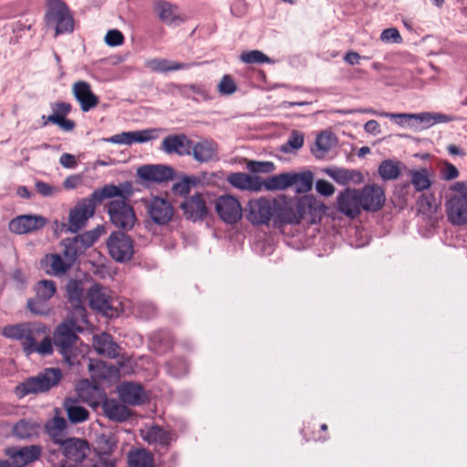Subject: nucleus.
<instances>
[{
	"mask_svg": "<svg viewBox=\"0 0 467 467\" xmlns=\"http://www.w3.org/2000/svg\"><path fill=\"white\" fill-rule=\"evenodd\" d=\"M274 206L275 227L299 224L307 214L311 216L310 223H315V217L320 213L322 208L312 199H295L284 194L274 199Z\"/></svg>",
	"mask_w": 467,
	"mask_h": 467,
	"instance_id": "1",
	"label": "nucleus"
},
{
	"mask_svg": "<svg viewBox=\"0 0 467 467\" xmlns=\"http://www.w3.org/2000/svg\"><path fill=\"white\" fill-rule=\"evenodd\" d=\"M79 323L87 324L88 319L77 318L74 315L57 326L54 332V344L59 348L64 360L69 365L74 366L78 361L73 356L72 347L78 339V332L82 331Z\"/></svg>",
	"mask_w": 467,
	"mask_h": 467,
	"instance_id": "2",
	"label": "nucleus"
},
{
	"mask_svg": "<svg viewBox=\"0 0 467 467\" xmlns=\"http://www.w3.org/2000/svg\"><path fill=\"white\" fill-rule=\"evenodd\" d=\"M62 378L59 368H45L35 377H30L15 388V394L22 399L29 394H38L49 390Z\"/></svg>",
	"mask_w": 467,
	"mask_h": 467,
	"instance_id": "3",
	"label": "nucleus"
},
{
	"mask_svg": "<svg viewBox=\"0 0 467 467\" xmlns=\"http://www.w3.org/2000/svg\"><path fill=\"white\" fill-rule=\"evenodd\" d=\"M45 21L47 27L55 29L56 36L71 33L74 30L73 16L62 0H47Z\"/></svg>",
	"mask_w": 467,
	"mask_h": 467,
	"instance_id": "4",
	"label": "nucleus"
},
{
	"mask_svg": "<svg viewBox=\"0 0 467 467\" xmlns=\"http://www.w3.org/2000/svg\"><path fill=\"white\" fill-rule=\"evenodd\" d=\"M88 298L89 306L104 316L113 317L119 315V301L111 296L106 287L92 285L88 292Z\"/></svg>",
	"mask_w": 467,
	"mask_h": 467,
	"instance_id": "5",
	"label": "nucleus"
},
{
	"mask_svg": "<svg viewBox=\"0 0 467 467\" xmlns=\"http://www.w3.org/2000/svg\"><path fill=\"white\" fill-rule=\"evenodd\" d=\"M274 199L260 197L250 200L246 207L247 220L253 225H269L274 222Z\"/></svg>",
	"mask_w": 467,
	"mask_h": 467,
	"instance_id": "6",
	"label": "nucleus"
},
{
	"mask_svg": "<svg viewBox=\"0 0 467 467\" xmlns=\"http://www.w3.org/2000/svg\"><path fill=\"white\" fill-rule=\"evenodd\" d=\"M144 207L150 220L158 225L168 224L174 216V208L171 202L160 196H152L142 200Z\"/></svg>",
	"mask_w": 467,
	"mask_h": 467,
	"instance_id": "7",
	"label": "nucleus"
},
{
	"mask_svg": "<svg viewBox=\"0 0 467 467\" xmlns=\"http://www.w3.org/2000/svg\"><path fill=\"white\" fill-rule=\"evenodd\" d=\"M110 222L118 228L129 231L136 222L133 208L125 200H113L108 204Z\"/></svg>",
	"mask_w": 467,
	"mask_h": 467,
	"instance_id": "8",
	"label": "nucleus"
},
{
	"mask_svg": "<svg viewBox=\"0 0 467 467\" xmlns=\"http://www.w3.org/2000/svg\"><path fill=\"white\" fill-rule=\"evenodd\" d=\"M107 248L110 256L117 262H127L132 258L133 242L122 232H113L107 241Z\"/></svg>",
	"mask_w": 467,
	"mask_h": 467,
	"instance_id": "9",
	"label": "nucleus"
},
{
	"mask_svg": "<svg viewBox=\"0 0 467 467\" xmlns=\"http://www.w3.org/2000/svg\"><path fill=\"white\" fill-rule=\"evenodd\" d=\"M62 254H47L42 260V265L48 275L61 276L74 265L77 257L67 246H62Z\"/></svg>",
	"mask_w": 467,
	"mask_h": 467,
	"instance_id": "10",
	"label": "nucleus"
},
{
	"mask_svg": "<svg viewBox=\"0 0 467 467\" xmlns=\"http://www.w3.org/2000/svg\"><path fill=\"white\" fill-rule=\"evenodd\" d=\"M96 203L88 197L82 199L69 212L68 215V231L77 233L85 227L87 221L95 213Z\"/></svg>",
	"mask_w": 467,
	"mask_h": 467,
	"instance_id": "11",
	"label": "nucleus"
},
{
	"mask_svg": "<svg viewBox=\"0 0 467 467\" xmlns=\"http://www.w3.org/2000/svg\"><path fill=\"white\" fill-rule=\"evenodd\" d=\"M215 210L219 217L226 223H235L243 214L239 201L232 195H222L215 202Z\"/></svg>",
	"mask_w": 467,
	"mask_h": 467,
	"instance_id": "12",
	"label": "nucleus"
},
{
	"mask_svg": "<svg viewBox=\"0 0 467 467\" xmlns=\"http://www.w3.org/2000/svg\"><path fill=\"white\" fill-rule=\"evenodd\" d=\"M445 211L452 225H467V194L451 196L445 202Z\"/></svg>",
	"mask_w": 467,
	"mask_h": 467,
	"instance_id": "13",
	"label": "nucleus"
},
{
	"mask_svg": "<svg viewBox=\"0 0 467 467\" xmlns=\"http://www.w3.org/2000/svg\"><path fill=\"white\" fill-rule=\"evenodd\" d=\"M159 136V130L146 129L133 131H124L115 134L109 138H104L106 142L119 144V145H132L133 143H145L150 140L157 139Z\"/></svg>",
	"mask_w": 467,
	"mask_h": 467,
	"instance_id": "14",
	"label": "nucleus"
},
{
	"mask_svg": "<svg viewBox=\"0 0 467 467\" xmlns=\"http://www.w3.org/2000/svg\"><path fill=\"white\" fill-rule=\"evenodd\" d=\"M103 233V227L98 226L91 231H87L81 234H78L73 238H65L61 241L62 246H67L71 250L78 258L88 247H90Z\"/></svg>",
	"mask_w": 467,
	"mask_h": 467,
	"instance_id": "15",
	"label": "nucleus"
},
{
	"mask_svg": "<svg viewBox=\"0 0 467 467\" xmlns=\"http://www.w3.org/2000/svg\"><path fill=\"white\" fill-rule=\"evenodd\" d=\"M42 451L39 445H30L22 448L11 447L5 450L6 455L9 457V466L6 467H24L26 464L36 461Z\"/></svg>",
	"mask_w": 467,
	"mask_h": 467,
	"instance_id": "16",
	"label": "nucleus"
},
{
	"mask_svg": "<svg viewBox=\"0 0 467 467\" xmlns=\"http://www.w3.org/2000/svg\"><path fill=\"white\" fill-rule=\"evenodd\" d=\"M2 333L5 337L20 340L23 350L25 351L27 341L32 340L33 337L37 334L45 335L47 333V329L46 327H36L30 324H18L5 327Z\"/></svg>",
	"mask_w": 467,
	"mask_h": 467,
	"instance_id": "17",
	"label": "nucleus"
},
{
	"mask_svg": "<svg viewBox=\"0 0 467 467\" xmlns=\"http://www.w3.org/2000/svg\"><path fill=\"white\" fill-rule=\"evenodd\" d=\"M72 94L83 112H88L99 105V97L92 91L90 84L85 80L76 81L72 85Z\"/></svg>",
	"mask_w": 467,
	"mask_h": 467,
	"instance_id": "18",
	"label": "nucleus"
},
{
	"mask_svg": "<svg viewBox=\"0 0 467 467\" xmlns=\"http://www.w3.org/2000/svg\"><path fill=\"white\" fill-rule=\"evenodd\" d=\"M141 439L154 447L168 449L174 440L172 431L165 430L158 425L147 426L140 430Z\"/></svg>",
	"mask_w": 467,
	"mask_h": 467,
	"instance_id": "19",
	"label": "nucleus"
},
{
	"mask_svg": "<svg viewBox=\"0 0 467 467\" xmlns=\"http://www.w3.org/2000/svg\"><path fill=\"white\" fill-rule=\"evenodd\" d=\"M362 209L368 212H377L385 203V192L380 186L367 185L359 191Z\"/></svg>",
	"mask_w": 467,
	"mask_h": 467,
	"instance_id": "20",
	"label": "nucleus"
},
{
	"mask_svg": "<svg viewBox=\"0 0 467 467\" xmlns=\"http://www.w3.org/2000/svg\"><path fill=\"white\" fill-rule=\"evenodd\" d=\"M57 291L54 281L43 279L35 285L36 299H29L27 306L35 314L44 315L45 311L41 309L40 302H47L53 297Z\"/></svg>",
	"mask_w": 467,
	"mask_h": 467,
	"instance_id": "21",
	"label": "nucleus"
},
{
	"mask_svg": "<svg viewBox=\"0 0 467 467\" xmlns=\"http://www.w3.org/2000/svg\"><path fill=\"white\" fill-rule=\"evenodd\" d=\"M68 302L72 306L70 315L77 318H87V310L83 306L84 288L82 283L77 280H70L66 286Z\"/></svg>",
	"mask_w": 467,
	"mask_h": 467,
	"instance_id": "22",
	"label": "nucleus"
},
{
	"mask_svg": "<svg viewBox=\"0 0 467 467\" xmlns=\"http://www.w3.org/2000/svg\"><path fill=\"white\" fill-rule=\"evenodd\" d=\"M47 223L45 217L41 215H20L12 219L9 229L12 233L25 234L43 228Z\"/></svg>",
	"mask_w": 467,
	"mask_h": 467,
	"instance_id": "23",
	"label": "nucleus"
},
{
	"mask_svg": "<svg viewBox=\"0 0 467 467\" xmlns=\"http://www.w3.org/2000/svg\"><path fill=\"white\" fill-rule=\"evenodd\" d=\"M63 455L71 462H81L89 452L87 441L79 438H67L60 444Z\"/></svg>",
	"mask_w": 467,
	"mask_h": 467,
	"instance_id": "24",
	"label": "nucleus"
},
{
	"mask_svg": "<svg viewBox=\"0 0 467 467\" xmlns=\"http://www.w3.org/2000/svg\"><path fill=\"white\" fill-rule=\"evenodd\" d=\"M132 193L131 184L129 182L121 183L119 185L106 184L102 188L95 190L89 198L94 203H100L106 199L114 197H120L121 200H125Z\"/></svg>",
	"mask_w": 467,
	"mask_h": 467,
	"instance_id": "25",
	"label": "nucleus"
},
{
	"mask_svg": "<svg viewBox=\"0 0 467 467\" xmlns=\"http://www.w3.org/2000/svg\"><path fill=\"white\" fill-rule=\"evenodd\" d=\"M338 210L349 218L357 217L362 209L358 190H346L337 197Z\"/></svg>",
	"mask_w": 467,
	"mask_h": 467,
	"instance_id": "26",
	"label": "nucleus"
},
{
	"mask_svg": "<svg viewBox=\"0 0 467 467\" xmlns=\"http://www.w3.org/2000/svg\"><path fill=\"white\" fill-rule=\"evenodd\" d=\"M137 175L141 180L161 183L171 180L174 171L166 165H143L138 168Z\"/></svg>",
	"mask_w": 467,
	"mask_h": 467,
	"instance_id": "27",
	"label": "nucleus"
},
{
	"mask_svg": "<svg viewBox=\"0 0 467 467\" xmlns=\"http://www.w3.org/2000/svg\"><path fill=\"white\" fill-rule=\"evenodd\" d=\"M181 209L185 217L193 222L204 219L208 213L205 199L201 193L187 198L182 202Z\"/></svg>",
	"mask_w": 467,
	"mask_h": 467,
	"instance_id": "28",
	"label": "nucleus"
},
{
	"mask_svg": "<svg viewBox=\"0 0 467 467\" xmlns=\"http://www.w3.org/2000/svg\"><path fill=\"white\" fill-rule=\"evenodd\" d=\"M191 155L196 161L201 163L217 160L218 145L213 140L208 139H201L197 142L192 141Z\"/></svg>",
	"mask_w": 467,
	"mask_h": 467,
	"instance_id": "29",
	"label": "nucleus"
},
{
	"mask_svg": "<svg viewBox=\"0 0 467 467\" xmlns=\"http://www.w3.org/2000/svg\"><path fill=\"white\" fill-rule=\"evenodd\" d=\"M192 148V140L182 133L167 136L161 143V150L166 153H176L180 156H190Z\"/></svg>",
	"mask_w": 467,
	"mask_h": 467,
	"instance_id": "30",
	"label": "nucleus"
},
{
	"mask_svg": "<svg viewBox=\"0 0 467 467\" xmlns=\"http://www.w3.org/2000/svg\"><path fill=\"white\" fill-rule=\"evenodd\" d=\"M52 114L49 120L52 124L57 125L64 131H71L74 130L76 123L74 120L66 117L70 113L72 107L67 102H56L51 104Z\"/></svg>",
	"mask_w": 467,
	"mask_h": 467,
	"instance_id": "31",
	"label": "nucleus"
},
{
	"mask_svg": "<svg viewBox=\"0 0 467 467\" xmlns=\"http://www.w3.org/2000/svg\"><path fill=\"white\" fill-rule=\"evenodd\" d=\"M78 398L88 404L90 407H97L101 401H104L105 392L98 386L82 381L77 388Z\"/></svg>",
	"mask_w": 467,
	"mask_h": 467,
	"instance_id": "32",
	"label": "nucleus"
},
{
	"mask_svg": "<svg viewBox=\"0 0 467 467\" xmlns=\"http://www.w3.org/2000/svg\"><path fill=\"white\" fill-rule=\"evenodd\" d=\"M92 343L96 352L99 355L109 358H115L119 356V347L108 333L95 335Z\"/></svg>",
	"mask_w": 467,
	"mask_h": 467,
	"instance_id": "33",
	"label": "nucleus"
},
{
	"mask_svg": "<svg viewBox=\"0 0 467 467\" xmlns=\"http://www.w3.org/2000/svg\"><path fill=\"white\" fill-rule=\"evenodd\" d=\"M227 180L232 186L240 190L259 192L263 189V183L259 177L244 172L231 173Z\"/></svg>",
	"mask_w": 467,
	"mask_h": 467,
	"instance_id": "34",
	"label": "nucleus"
},
{
	"mask_svg": "<svg viewBox=\"0 0 467 467\" xmlns=\"http://www.w3.org/2000/svg\"><path fill=\"white\" fill-rule=\"evenodd\" d=\"M337 145L335 135L328 130L320 132L317 138L311 152L317 159H324L326 155Z\"/></svg>",
	"mask_w": 467,
	"mask_h": 467,
	"instance_id": "35",
	"label": "nucleus"
},
{
	"mask_svg": "<svg viewBox=\"0 0 467 467\" xmlns=\"http://www.w3.org/2000/svg\"><path fill=\"white\" fill-rule=\"evenodd\" d=\"M120 400L130 405H140L143 402L144 391L140 385L126 382L118 389Z\"/></svg>",
	"mask_w": 467,
	"mask_h": 467,
	"instance_id": "36",
	"label": "nucleus"
},
{
	"mask_svg": "<svg viewBox=\"0 0 467 467\" xmlns=\"http://www.w3.org/2000/svg\"><path fill=\"white\" fill-rule=\"evenodd\" d=\"M154 11L159 18L169 26L179 25L182 21L178 13L177 6L169 2L157 1L154 4Z\"/></svg>",
	"mask_w": 467,
	"mask_h": 467,
	"instance_id": "37",
	"label": "nucleus"
},
{
	"mask_svg": "<svg viewBox=\"0 0 467 467\" xmlns=\"http://www.w3.org/2000/svg\"><path fill=\"white\" fill-rule=\"evenodd\" d=\"M102 408L105 415L114 421H125L130 415L127 406L119 403L116 400L105 399Z\"/></svg>",
	"mask_w": 467,
	"mask_h": 467,
	"instance_id": "38",
	"label": "nucleus"
},
{
	"mask_svg": "<svg viewBox=\"0 0 467 467\" xmlns=\"http://www.w3.org/2000/svg\"><path fill=\"white\" fill-rule=\"evenodd\" d=\"M190 64L180 63L165 58H152L146 62V67L150 71L157 73H166L170 71L187 69L190 67Z\"/></svg>",
	"mask_w": 467,
	"mask_h": 467,
	"instance_id": "39",
	"label": "nucleus"
},
{
	"mask_svg": "<svg viewBox=\"0 0 467 467\" xmlns=\"http://www.w3.org/2000/svg\"><path fill=\"white\" fill-rule=\"evenodd\" d=\"M45 427L54 443L60 445L66 440L64 439V433L67 423L64 418L55 416L46 423Z\"/></svg>",
	"mask_w": 467,
	"mask_h": 467,
	"instance_id": "40",
	"label": "nucleus"
},
{
	"mask_svg": "<svg viewBox=\"0 0 467 467\" xmlns=\"http://www.w3.org/2000/svg\"><path fill=\"white\" fill-rule=\"evenodd\" d=\"M293 179L292 172H285L268 177L262 183L266 191H283L293 186Z\"/></svg>",
	"mask_w": 467,
	"mask_h": 467,
	"instance_id": "41",
	"label": "nucleus"
},
{
	"mask_svg": "<svg viewBox=\"0 0 467 467\" xmlns=\"http://www.w3.org/2000/svg\"><path fill=\"white\" fill-rule=\"evenodd\" d=\"M130 467H153L154 459L152 453L146 449L131 450L128 453Z\"/></svg>",
	"mask_w": 467,
	"mask_h": 467,
	"instance_id": "42",
	"label": "nucleus"
},
{
	"mask_svg": "<svg viewBox=\"0 0 467 467\" xmlns=\"http://www.w3.org/2000/svg\"><path fill=\"white\" fill-rule=\"evenodd\" d=\"M64 408L70 422L80 423L88 419L89 413L88 410L80 406L77 400L67 399L64 402Z\"/></svg>",
	"mask_w": 467,
	"mask_h": 467,
	"instance_id": "43",
	"label": "nucleus"
},
{
	"mask_svg": "<svg viewBox=\"0 0 467 467\" xmlns=\"http://www.w3.org/2000/svg\"><path fill=\"white\" fill-rule=\"evenodd\" d=\"M88 369L91 377L96 379H107L115 376L118 372L117 368L112 365H108L104 361L90 360Z\"/></svg>",
	"mask_w": 467,
	"mask_h": 467,
	"instance_id": "44",
	"label": "nucleus"
},
{
	"mask_svg": "<svg viewBox=\"0 0 467 467\" xmlns=\"http://www.w3.org/2000/svg\"><path fill=\"white\" fill-rule=\"evenodd\" d=\"M40 334L33 337V339L27 341L26 347L25 348V353L29 356L33 353H38L42 356H47L52 354L53 346L49 337H45L39 344H36V340Z\"/></svg>",
	"mask_w": 467,
	"mask_h": 467,
	"instance_id": "45",
	"label": "nucleus"
},
{
	"mask_svg": "<svg viewBox=\"0 0 467 467\" xmlns=\"http://www.w3.org/2000/svg\"><path fill=\"white\" fill-rule=\"evenodd\" d=\"M410 182L416 192H423L431 186V174L426 168L410 171Z\"/></svg>",
	"mask_w": 467,
	"mask_h": 467,
	"instance_id": "46",
	"label": "nucleus"
},
{
	"mask_svg": "<svg viewBox=\"0 0 467 467\" xmlns=\"http://www.w3.org/2000/svg\"><path fill=\"white\" fill-rule=\"evenodd\" d=\"M39 425L30 420H21L13 427V435L19 440H28L37 435Z\"/></svg>",
	"mask_w": 467,
	"mask_h": 467,
	"instance_id": "47",
	"label": "nucleus"
},
{
	"mask_svg": "<svg viewBox=\"0 0 467 467\" xmlns=\"http://www.w3.org/2000/svg\"><path fill=\"white\" fill-rule=\"evenodd\" d=\"M181 94L192 98L194 100H209L212 99L209 89L201 84L182 85L179 87Z\"/></svg>",
	"mask_w": 467,
	"mask_h": 467,
	"instance_id": "48",
	"label": "nucleus"
},
{
	"mask_svg": "<svg viewBox=\"0 0 467 467\" xmlns=\"http://www.w3.org/2000/svg\"><path fill=\"white\" fill-rule=\"evenodd\" d=\"M327 173L334 181L342 185H346L350 182H356L361 179V174L353 170L333 169L327 170Z\"/></svg>",
	"mask_w": 467,
	"mask_h": 467,
	"instance_id": "49",
	"label": "nucleus"
},
{
	"mask_svg": "<svg viewBox=\"0 0 467 467\" xmlns=\"http://www.w3.org/2000/svg\"><path fill=\"white\" fill-rule=\"evenodd\" d=\"M292 176L295 182L293 186H295L297 193H306L312 189L313 173L311 171L292 172Z\"/></svg>",
	"mask_w": 467,
	"mask_h": 467,
	"instance_id": "50",
	"label": "nucleus"
},
{
	"mask_svg": "<svg viewBox=\"0 0 467 467\" xmlns=\"http://www.w3.org/2000/svg\"><path fill=\"white\" fill-rule=\"evenodd\" d=\"M400 162L391 160L383 161L379 166V174L384 181L397 179L400 174Z\"/></svg>",
	"mask_w": 467,
	"mask_h": 467,
	"instance_id": "51",
	"label": "nucleus"
},
{
	"mask_svg": "<svg viewBox=\"0 0 467 467\" xmlns=\"http://www.w3.org/2000/svg\"><path fill=\"white\" fill-rule=\"evenodd\" d=\"M242 62L245 64H272L274 61L260 50L243 52L240 56Z\"/></svg>",
	"mask_w": 467,
	"mask_h": 467,
	"instance_id": "52",
	"label": "nucleus"
},
{
	"mask_svg": "<svg viewBox=\"0 0 467 467\" xmlns=\"http://www.w3.org/2000/svg\"><path fill=\"white\" fill-rule=\"evenodd\" d=\"M304 144V134L298 130H293L286 140L282 146L281 150L284 152H290L292 150H299Z\"/></svg>",
	"mask_w": 467,
	"mask_h": 467,
	"instance_id": "53",
	"label": "nucleus"
},
{
	"mask_svg": "<svg viewBox=\"0 0 467 467\" xmlns=\"http://www.w3.org/2000/svg\"><path fill=\"white\" fill-rule=\"evenodd\" d=\"M379 116L395 120L396 124L400 127H404L405 125L410 127L414 126V124L410 122L413 121V113H389L381 111L379 113Z\"/></svg>",
	"mask_w": 467,
	"mask_h": 467,
	"instance_id": "54",
	"label": "nucleus"
},
{
	"mask_svg": "<svg viewBox=\"0 0 467 467\" xmlns=\"http://www.w3.org/2000/svg\"><path fill=\"white\" fill-rule=\"evenodd\" d=\"M217 89L221 95L230 96L237 90V86L230 75H223L217 85Z\"/></svg>",
	"mask_w": 467,
	"mask_h": 467,
	"instance_id": "55",
	"label": "nucleus"
},
{
	"mask_svg": "<svg viewBox=\"0 0 467 467\" xmlns=\"http://www.w3.org/2000/svg\"><path fill=\"white\" fill-rule=\"evenodd\" d=\"M247 168L252 172H272L275 170V164L271 161H252L247 164Z\"/></svg>",
	"mask_w": 467,
	"mask_h": 467,
	"instance_id": "56",
	"label": "nucleus"
},
{
	"mask_svg": "<svg viewBox=\"0 0 467 467\" xmlns=\"http://www.w3.org/2000/svg\"><path fill=\"white\" fill-rule=\"evenodd\" d=\"M99 450L103 454H109L116 448V439L112 435H101L99 438Z\"/></svg>",
	"mask_w": 467,
	"mask_h": 467,
	"instance_id": "57",
	"label": "nucleus"
},
{
	"mask_svg": "<svg viewBox=\"0 0 467 467\" xmlns=\"http://www.w3.org/2000/svg\"><path fill=\"white\" fill-rule=\"evenodd\" d=\"M104 40L109 47H119L124 43V36L119 30L111 29L107 32Z\"/></svg>",
	"mask_w": 467,
	"mask_h": 467,
	"instance_id": "58",
	"label": "nucleus"
},
{
	"mask_svg": "<svg viewBox=\"0 0 467 467\" xmlns=\"http://www.w3.org/2000/svg\"><path fill=\"white\" fill-rule=\"evenodd\" d=\"M380 39L387 43H400L402 41L399 30L394 27L384 29L380 35Z\"/></svg>",
	"mask_w": 467,
	"mask_h": 467,
	"instance_id": "59",
	"label": "nucleus"
},
{
	"mask_svg": "<svg viewBox=\"0 0 467 467\" xmlns=\"http://www.w3.org/2000/svg\"><path fill=\"white\" fill-rule=\"evenodd\" d=\"M459 176L458 169L451 163L445 161L441 169V178L445 181H451Z\"/></svg>",
	"mask_w": 467,
	"mask_h": 467,
	"instance_id": "60",
	"label": "nucleus"
},
{
	"mask_svg": "<svg viewBox=\"0 0 467 467\" xmlns=\"http://www.w3.org/2000/svg\"><path fill=\"white\" fill-rule=\"evenodd\" d=\"M193 185H194V179L185 177L181 182H179L173 185V191L180 195H185L190 192L191 188Z\"/></svg>",
	"mask_w": 467,
	"mask_h": 467,
	"instance_id": "61",
	"label": "nucleus"
},
{
	"mask_svg": "<svg viewBox=\"0 0 467 467\" xmlns=\"http://www.w3.org/2000/svg\"><path fill=\"white\" fill-rule=\"evenodd\" d=\"M413 120L422 124L423 129L431 128L434 125L433 112L413 113Z\"/></svg>",
	"mask_w": 467,
	"mask_h": 467,
	"instance_id": "62",
	"label": "nucleus"
},
{
	"mask_svg": "<svg viewBox=\"0 0 467 467\" xmlns=\"http://www.w3.org/2000/svg\"><path fill=\"white\" fill-rule=\"evenodd\" d=\"M36 189L39 194L44 197L53 196L55 193L58 192V189L51 184L44 182L42 181H37L36 182Z\"/></svg>",
	"mask_w": 467,
	"mask_h": 467,
	"instance_id": "63",
	"label": "nucleus"
},
{
	"mask_svg": "<svg viewBox=\"0 0 467 467\" xmlns=\"http://www.w3.org/2000/svg\"><path fill=\"white\" fill-rule=\"evenodd\" d=\"M316 190L323 196H331L335 192V187L326 180H317L316 182Z\"/></svg>",
	"mask_w": 467,
	"mask_h": 467,
	"instance_id": "64",
	"label": "nucleus"
}]
</instances>
